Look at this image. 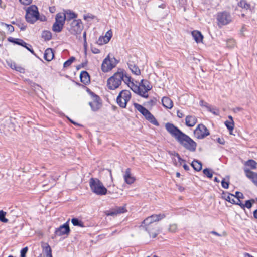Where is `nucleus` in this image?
<instances>
[{"label": "nucleus", "mask_w": 257, "mask_h": 257, "mask_svg": "<svg viewBox=\"0 0 257 257\" xmlns=\"http://www.w3.org/2000/svg\"><path fill=\"white\" fill-rule=\"evenodd\" d=\"M244 171L246 176L257 186V173L252 172L247 168H244Z\"/></svg>", "instance_id": "nucleus-16"}, {"label": "nucleus", "mask_w": 257, "mask_h": 257, "mask_svg": "<svg viewBox=\"0 0 257 257\" xmlns=\"http://www.w3.org/2000/svg\"><path fill=\"white\" fill-rule=\"evenodd\" d=\"M39 20H40L41 21H44L46 20V17L45 16H42L40 17Z\"/></svg>", "instance_id": "nucleus-63"}, {"label": "nucleus", "mask_w": 257, "mask_h": 257, "mask_svg": "<svg viewBox=\"0 0 257 257\" xmlns=\"http://www.w3.org/2000/svg\"><path fill=\"white\" fill-rule=\"evenodd\" d=\"M253 215L255 219H257V209L255 210L253 212Z\"/></svg>", "instance_id": "nucleus-64"}, {"label": "nucleus", "mask_w": 257, "mask_h": 257, "mask_svg": "<svg viewBox=\"0 0 257 257\" xmlns=\"http://www.w3.org/2000/svg\"><path fill=\"white\" fill-rule=\"evenodd\" d=\"M123 177L125 182L128 184L133 183L135 180V178L131 175V169L130 168H127L126 169L125 174Z\"/></svg>", "instance_id": "nucleus-19"}, {"label": "nucleus", "mask_w": 257, "mask_h": 257, "mask_svg": "<svg viewBox=\"0 0 257 257\" xmlns=\"http://www.w3.org/2000/svg\"><path fill=\"white\" fill-rule=\"evenodd\" d=\"M165 128L186 149L191 152H194L196 150V143L173 124L169 122L166 123Z\"/></svg>", "instance_id": "nucleus-1"}, {"label": "nucleus", "mask_w": 257, "mask_h": 257, "mask_svg": "<svg viewBox=\"0 0 257 257\" xmlns=\"http://www.w3.org/2000/svg\"><path fill=\"white\" fill-rule=\"evenodd\" d=\"M71 222L74 226H79L81 227H85L84 223L77 218H73L71 219Z\"/></svg>", "instance_id": "nucleus-31"}, {"label": "nucleus", "mask_w": 257, "mask_h": 257, "mask_svg": "<svg viewBox=\"0 0 257 257\" xmlns=\"http://www.w3.org/2000/svg\"><path fill=\"white\" fill-rule=\"evenodd\" d=\"M28 251V247H25L21 250V257H26V254Z\"/></svg>", "instance_id": "nucleus-51"}, {"label": "nucleus", "mask_w": 257, "mask_h": 257, "mask_svg": "<svg viewBox=\"0 0 257 257\" xmlns=\"http://www.w3.org/2000/svg\"><path fill=\"white\" fill-rule=\"evenodd\" d=\"M217 20L218 21V26L221 27L230 23L232 21V17L229 13L224 11L218 13L217 15Z\"/></svg>", "instance_id": "nucleus-11"}, {"label": "nucleus", "mask_w": 257, "mask_h": 257, "mask_svg": "<svg viewBox=\"0 0 257 257\" xmlns=\"http://www.w3.org/2000/svg\"><path fill=\"white\" fill-rule=\"evenodd\" d=\"M238 6L242 8L245 9L246 10L249 9L250 7V5L248 4L246 0H241L238 4Z\"/></svg>", "instance_id": "nucleus-36"}, {"label": "nucleus", "mask_w": 257, "mask_h": 257, "mask_svg": "<svg viewBox=\"0 0 257 257\" xmlns=\"http://www.w3.org/2000/svg\"><path fill=\"white\" fill-rule=\"evenodd\" d=\"M23 47L26 48L32 54H35L34 51L33 50V48H32V46L31 45L26 43V45H25V46H23Z\"/></svg>", "instance_id": "nucleus-50"}, {"label": "nucleus", "mask_w": 257, "mask_h": 257, "mask_svg": "<svg viewBox=\"0 0 257 257\" xmlns=\"http://www.w3.org/2000/svg\"><path fill=\"white\" fill-rule=\"evenodd\" d=\"M44 250L47 257H52V249L48 244L44 248Z\"/></svg>", "instance_id": "nucleus-40"}, {"label": "nucleus", "mask_w": 257, "mask_h": 257, "mask_svg": "<svg viewBox=\"0 0 257 257\" xmlns=\"http://www.w3.org/2000/svg\"><path fill=\"white\" fill-rule=\"evenodd\" d=\"M225 125L230 132L232 131L234 128V124L233 120L226 121L225 122Z\"/></svg>", "instance_id": "nucleus-39"}, {"label": "nucleus", "mask_w": 257, "mask_h": 257, "mask_svg": "<svg viewBox=\"0 0 257 257\" xmlns=\"http://www.w3.org/2000/svg\"><path fill=\"white\" fill-rule=\"evenodd\" d=\"M65 17L63 13H58L55 17V22L52 26V30L55 32H60L65 24Z\"/></svg>", "instance_id": "nucleus-9"}, {"label": "nucleus", "mask_w": 257, "mask_h": 257, "mask_svg": "<svg viewBox=\"0 0 257 257\" xmlns=\"http://www.w3.org/2000/svg\"><path fill=\"white\" fill-rule=\"evenodd\" d=\"M8 39L9 42L14 43L15 44L22 46L23 47L25 46V45H26V43L21 39L9 37Z\"/></svg>", "instance_id": "nucleus-26"}, {"label": "nucleus", "mask_w": 257, "mask_h": 257, "mask_svg": "<svg viewBox=\"0 0 257 257\" xmlns=\"http://www.w3.org/2000/svg\"><path fill=\"white\" fill-rule=\"evenodd\" d=\"M87 62H88L87 60H85L84 62H83L81 64L78 65V66H77V69L79 70V69H81V68H83V67H85L87 64Z\"/></svg>", "instance_id": "nucleus-53"}, {"label": "nucleus", "mask_w": 257, "mask_h": 257, "mask_svg": "<svg viewBox=\"0 0 257 257\" xmlns=\"http://www.w3.org/2000/svg\"><path fill=\"white\" fill-rule=\"evenodd\" d=\"M65 17V20L71 21L72 19L77 18V15L70 10H67L65 13H63Z\"/></svg>", "instance_id": "nucleus-25"}, {"label": "nucleus", "mask_w": 257, "mask_h": 257, "mask_svg": "<svg viewBox=\"0 0 257 257\" xmlns=\"http://www.w3.org/2000/svg\"><path fill=\"white\" fill-rule=\"evenodd\" d=\"M235 204L239 205L241 208H242V206H243V203L241 202L240 199H237Z\"/></svg>", "instance_id": "nucleus-57"}, {"label": "nucleus", "mask_w": 257, "mask_h": 257, "mask_svg": "<svg viewBox=\"0 0 257 257\" xmlns=\"http://www.w3.org/2000/svg\"><path fill=\"white\" fill-rule=\"evenodd\" d=\"M140 86L141 91L140 96L145 98H148L149 95L147 93L152 88L150 82L147 80L142 79L140 82Z\"/></svg>", "instance_id": "nucleus-12"}, {"label": "nucleus", "mask_w": 257, "mask_h": 257, "mask_svg": "<svg viewBox=\"0 0 257 257\" xmlns=\"http://www.w3.org/2000/svg\"><path fill=\"white\" fill-rule=\"evenodd\" d=\"M42 37L45 41H49L52 38V34L49 31H43L42 33Z\"/></svg>", "instance_id": "nucleus-33"}, {"label": "nucleus", "mask_w": 257, "mask_h": 257, "mask_svg": "<svg viewBox=\"0 0 257 257\" xmlns=\"http://www.w3.org/2000/svg\"><path fill=\"white\" fill-rule=\"evenodd\" d=\"M21 4L25 5H28L32 2V0H19Z\"/></svg>", "instance_id": "nucleus-54"}, {"label": "nucleus", "mask_w": 257, "mask_h": 257, "mask_svg": "<svg viewBox=\"0 0 257 257\" xmlns=\"http://www.w3.org/2000/svg\"><path fill=\"white\" fill-rule=\"evenodd\" d=\"M112 36V33L111 30L108 31L104 37H100L98 39L97 43L99 45L107 43L110 40Z\"/></svg>", "instance_id": "nucleus-17"}, {"label": "nucleus", "mask_w": 257, "mask_h": 257, "mask_svg": "<svg viewBox=\"0 0 257 257\" xmlns=\"http://www.w3.org/2000/svg\"><path fill=\"white\" fill-rule=\"evenodd\" d=\"M15 69L21 73L24 72V69L21 67H15Z\"/></svg>", "instance_id": "nucleus-60"}, {"label": "nucleus", "mask_w": 257, "mask_h": 257, "mask_svg": "<svg viewBox=\"0 0 257 257\" xmlns=\"http://www.w3.org/2000/svg\"><path fill=\"white\" fill-rule=\"evenodd\" d=\"M191 166L197 171H199L202 169V164L197 160H193L191 163Z\"/></svg>", "instance_id": "nucleus-29"}, {"label": "nucleus", "mask_w": 257, "mask_h": 257, "mask_svg": "<svg viewBox=\"0 0 257 257\" xmlns=\"http://www.w3.org/2000/svg\"><path fill=\"white\" fill-rule=\"evenodd\" d=\"M131 98V93L130 91L127 90H123L119 93L116 98L117 103L120 107L124 108Z\"/></svg>", "instance_id": "nucleus-7"}, {"label": "nucleus", "mask_w": 257, "mask_h": 257, "mask_svg": "<svg viewBox=\"0 0 257 257\" xmlns=\"http://www.w3.org/2000/svg\"><path fill=\"white\" fill-rule=\"evenodd\" d=\"M128 87L131 89V90L135 93L138 94L140 96L141 91V87L140 86V84L139 85L135 84L133 82H131L130 85H128Z\"/></svg>", "instance_id": "nucleus-28"}, {"label": "nucleus", "mask_w": 257, "mask_h": 257, "mask_svg": "<svg viewBox=\"0 0 257 257\" xmlns=\"http://www.w3.org/2000/svg\"><path fill=\"white\" fill-rule=\"evenodd\" d=\"M69 220L65 223L61 225L59 227L56 228L55 234L56 236H62L65 234H68L70 231L68 224Z\"/></svg>", "instance_id": "nucleus-14"}, {"label": "nucleus", "mask_w": 257, "mask_h": 257, "mask_svg": "<svg viewBox=\"0 0 257 257\" xmlns=\"http://www.w3.org/2000/svg\"><path fill=\"white\" fill-rule=\"evenodd\" d=\"M245 165L249 167L251 169H255L256 168L257 163L254 160L250 159L245 162Z\"/></svg>", "instance_id": "nucleus-32"}, {"label": "nucleus", "mask_w": 257, "mask_h": 257, "mask_svg": "<svg viewBox=\"0 0 257 257\" xmlns=\"http://www.w3.org/2000/svg\"><path fill=\"white\" fill-rule=\"evenodd\" d=\"M118 63V61L115 57H110L108 55L102 62L101 70L104 72H109L114 68Z\"/></svg>", "instance_id": "nucleus-6"}, {"label": "nucleus", "mask_w": 257, "mask_h": 257, "mask_svg": "<svg viewBox=\"0 0 257 257\" xmlns=\"http://www.w3.org/2000/svg\"><path fill=\"white\" fill-rule=\"evenodd\" d=\"M177 115L180 118H183L184 116L183 112L179 110L177 111Z\"/></svg>", "instance_id": "nucleus-55"}, {"label": "nucleus", "mask_w": 257, "mask_h": 257, "mask_svg": "<svg viewBox=\"0 0 257 257\" xmlns=\"http://www.w3.org/2000/svg\"><path fill=\"white\" fill-rule=\"evenodd\" d=\"M153 222L158 221L165 217L164 214H159L158 215L154 214L150 216Z\"/></svg>", "instance_id": "nucleus-34"}, {"label": "nucleus", "mask_w": 257, "mask_h": 257, "mask_svg": "<svg viewBox=\"0 0 257 257\" xmlns=\"http://www.w3.org/2000/svg\"><path fill=\"white\" fill-rule=\"evenodd\" d=\"M83 29V25L80 19L73 20L68 27V30L70 33L74 35L80 34Z\"/></svg>", "instance_id": "nucleus-8"}, {"label": "nucleus", "mask_w": 257, "mask_h": 257, "mask_svg": "<svg viewBox=\"0 0 257 257\" xmlns=\"http://www.w3.org/2000/svg\"><path fill=\"white\" fill-rule=\"evenodd\" d=\"M127 65L133 73L136 75H139L141 74L140 70L138 67L134 64L133 62L129 61L127 63Z\"/></svg>", "instance_id": "nucleus-21"}, {"label": "nucleus", "mask_w": 257, "mask_h": 257, "mask_svg": "<svg viewBox=\"0 0 257 257\" xmlns=\"http://www.w3.org/2000/svg\"><path fill=\"white\" fill-rule=\"evenodd\" d=\"M87 91L92 99V101L89 102V104L93 111H96L101 107V99L97 95L92 92L90 89H87Z\"/></svg>", "instance_id": "nucleus-10"}, {"label": "nucleus", "mask_w": 257, "mask_h": 257, "mask_svg": "<svg viewBox=\"0 0 257 257\" xmlns=\"http://www.w3.org/2000/svg\"><path fill=\"white\" fill-rule=\"evenodd\" d=\"M195 136L198 139H202L208 136L210 133L207 127L202 124H198L194 131Z\"/></svg>", "instance_id": "nucleus-13"}, {"label": "nucleus", "mask_w": 257, "mask_h": 257, "mask_svg": "<svg viewBox=\"0 0 257 257\" xmlns=\"http://www.w3.org/2000/svg\"><path fill=\"white\" fill-rule=\"evenodd\" d=\"M233 197L236 199H243L244 198L243 193L238 191L235 192V195H234Z\"/></svg>", "instance_id": "nucleus-47"}, {"label": "nucleus", "mask_w": 257, "mask_h": 257, "mask_svg": "<svg viewBox=\"0 0 257 257\" xmlns=\"http://www.w3.org/2000/svg\"><path fill=\"white\" fill-rule=\"evenodd\" d=\"M203 172L204 174L206 175L208 178H211L212 177V172L210 169L208 168H205L203 170Z\"/></svg>", "instance_id": "nucleus-42"}, {"label": "nucleus", "mask_w": 257, "mask_h": 257, "mask_svg": "<svg viewBox=\"0 0 257 257\" xmlns=\"http://www.w3.org/2000/svg\"><path fill=\"white\" fill-rule=\"evenodd\" d=\"M217 141L220 144H222V145H224V141L222 139H220V138H218L217 139Z\"/></svg>", "instance_id": "nucleus-62"}, {"label": "nucleus", "mask_w": 257, "mask_h": 257, "mask_svg": "<svg viewBox=\"0 0 257 257\" xmlns=\"http://www.w3.org/2000/svg\"><path fill=\"white\" fill-rule=\"evenodd\" d=\"M91 51L94 54H98L100 52V50L95 47H92Z\"/></svg>", "instance_id": "nucleus-56"}, {"label": "nucleus", "mask_w": 257, "mask_h": 257, "mask_svg": "<svg viewBox=\"0 0 257 257\" xmlns=\"http://www.w3.org/2000/svg\"><path fill=\"white\" fill-rule=\"evenodd\" d=\"M254 203H255V200L253 199L246 200L245 201V204H243V206H242V209L243 210H245V207H246L248 209H250L252 207L253 204Z\"/></svg>", "instance_id": "nucleus-35"}, {"label": "nucleus", "mask_w": 257, "mask_h": 257, "mask_svg": "<svg viewBox=\"0 0 257 257\" xmlns=\"http://www.w3.org/2000/svg\"><path fill=\"white\" fill-rule=\"evenodd\" d=\"M197 122V119L194 115H187L185 118V124L188 127L194 126Z\"/></svg>", "instance_id": "nucleus-18"}, {"label": "nucleus", "mask_w": 257, "mask_h": 257, "mask_svg": "<svg viewBox=\"0 0 257 257\" xmlns=\"http://www.w3.org/2000/svg\"><path fill=\"white\" fill-rule=\"evenodd\" d=\"M81 82L85 85L88 84L90 82V76L86 71L81 72L80 75Z\"/></svg>", "instance_id": "nucleus-20"}, {"label": "nucleus", "mask_w": 257, "mask_h": 257, "mask_svg": "<svg viewBox=\"0 0 257 257\" xmlns=\"http://www.w3.org/2000/svg\"><path fill=\"white\" fill-rule=\"evenodd\" d=\"M171 155L174 157H176L177 158H178V162L179 163H180V165L182 164V162H185V161L184 160H183V159H182L180 155H179V154L177 152H173V153H171Z\"/></svg>", "instance_id": "nucleus-44"}, {"label": "nucleus", "mask_w": 257, "mask_h": 257, "mask_svg": "<svg viewBox=\"0 0 257 257\" xmlns=\"http://www.w3.org/2000/svg\"><path fill=\"white\" fill-rule=\"evenodd\" d=\"M54 56L52 49L47 48L44 54V58L47 61H51Z\"/></svg>", "instance_id": "nucleus-22"}, {"label": "nucleus", "mask_w": 257, "mask_h": 257, "mask_svg": "<svg viewBox=\"0 0 257 257\" xmlns=\"http://www.w3.org/2000/svg\"><path fill=\"white\" fill-rule=\"evenodd\" d=\"M163 106L168 109H171L173 106L172 101L168 97H163L162 99Z\"/></svg>", "instance_id": "nucleus-23"}, {"label": "nucleus", "mask_w": 257, "mask_h": 257, "mask_svg": "<svg viewBox=\"0 0 257 257\" xmlns=\"http://www.w3.org/2000/svg\"><path fill=\"white\" fill-rule=\"evenodd\" d=\"M235 44V42L234 39H230L227 41L226 45L229 48L233 47Z\"/></svg>", "instance_id": "nucleus-45"}, {"label": "nucleus", "mask_w": 257, "mask_h": 257, "mask_svg": "<svg viewBox=\"0 0 257 257\" xmlns=\"http://www.w3.org/2000/svg\"><path fill=\"white\" fill-rule=\"evenodd\" d=\"M206 107L207 108V110L213 114L218 115H219V110L217 109L216 108H212L211 106L209 105L208 103H206Z\"/></svg>", "instance_id": "nucleus-37"}, {"label": "nucleus", "mask_w": 257, "mask_h": 257, "mask_svg": "<svg viewBox=\"0 0 257 257\" xmlns=\"http://www.w3.org/2000/svg\"><path fill=\"white\" fill-rule=\"evenodd\" d=\"M123 74L119 71L114 74L110 77L107 81L108 88L111 90H114L117 88L121 84L122 79H123Z\"/></svg>", "instance_id": "nucleus-4"}, {"label": "nucleus", "mask_w": 257, "mask_h": 257, "mask_svg": "<svg viewBox=\"0 0 257 257\" xmlns=\"http://www.w3.org/2000/svg\"><path fill=\"white\" fill-rule=\"evenodd\" d=\"M25 18L27 22L34 24L39 18L38 8L35 5L29 7L26 10Z\"/></svg>", "instance_id": "nucleus-5"}, {"label": "nucleus", "mask_w": 257, "mask_h": 257, "mask_svg": "<svg viewBox=\"0 0 257 257\" xmlns=\"http://www.w3.org/2000/svg\"><path fill=\"white\" fill-rule=\"evenodd\" d=\"M83 38L84 39V46L86 47L87 45V42H86V32H84L83 34Z\"/></svg>", "instance_id": "nucleus-58"}, {"label": "nucleus", "mask_w": 257, "mask_h": 257, "mask_svg": "<svg viewBox=\"0 0 257 257\" xmlns=\"http://www.w3.org/2000/svg\"><path fill=\"white\" fill-rule=\"evenodd\" d=\"M89 185L91 191L97 195L102 196L107 193V189L97 178H91L89 181Z\"/></svg>", "instance_id": "nucleus-2"}, {"label": "nucleus", "mask_w": 257, "mask_h": 257, "mask_svg": "<svg viewBox=\"0 0 257 257\" xmlns=\"http://www.w3.org/2000/svg\"><path fill=\"white\" fill-rule=\"evenodd\" d=\"M183 167L184 168V169L186 170V171H188L189 170V166L188 165H187V164H184L183 165Z\"/></svg>", "instance_id": "nucleus-61"}, {"label": "nucleus", "mask_w": 257, "mask_h": 257, "mask_svg": "<svg viewBox=\"0 0 257 257\" xmlns=\"http://www.w3.org/2000/svg\"><path fill=\"white\" fill-rule=\"evenodd\" d=\"M126 209L124 206L116 207L110 210H107L105 212V214L107 216H115L121 213L126 212Z\"/></svg>", "instance_id": "nucleus-15"}, {"label": "nucleus", "mask_w": 257, "mask_h": 257, "mask_svg": "<svg viewBox=\"0 0 257 257\" xmlns=\"http://www.w3.org/2000/svg\"><path fill=\"white\" fill-rule=\"evenodd\" d=\"M6 213L3 210L0 211V221L2 222L7 223L8 222V219L5 218Z\"/></svg>", "instance_id": "nucleus-43"}, {"label": "nucleus", "mask_w": 257, "mask_h": 257, "mask_svg": "<svg viewBox=\"0 0 257 257\" xmlns=\"http://www.w3.org/2000/svg\"><path fill=\"white\" fill-rule=\"evenodd\" d=\"M153 222H154L152 220V218H151V217L149 216L143 221L141 225V226H144L145 228H146V227L150 226V228H153L154 225L152 224Z\"/></svg>", "instance_id": "nucleus-27"}, {"label": "nucleus", "mask_w": 257, "mask_h": 257, "mask_svg": "<svg viewBox=\"0 0 257 257\" xmlns=\"http://www.w3.org/2000/svg\"><path fill=\"white\" fill-rule=\"evenodd\" d=\"M222 187L225 189H227L229 187V182H226L225 179H223L221 181Z\"/></svg>", "instance_id": "nucleus-49"}, {"label": "nucleus", "mask_w": 257, "mask_h": 257, "mask_svg": "<svg viewBox=\"0 0 257 257\" xmlns=\"http://www.w3.org/2000/svg\"><path fill=\"white\" fill-rule=\"evenodd\" d=\"M152 228H150V226L146 227V228H145V230L148 232L150 236L152 238H155L157 236V235L158 234V232L152 231Z\"/></svg>", "instance_id": "nucleus-38"}, {"label": "nucleus", "mask_w": 257, "mask_h": 257, "mask_svg": "<svg viewBox=\"0 0 257 257\" xmlns=\"http://www.w3.org/2000/svg\"><path fill=\"white\" fill-rule=\"evenodd\" d=\"M224 195V198L225 200L229 202L231 200L230 196H234L233 194L229 193H227L226 194H225Z\"/></svg>", "instance_id": "nucleus-52"}, {"label": "nucleus", "mask_w": 257, "mask_h": 257, "mask_svg": "<svg viewBox=\"0 0 257 257\" xmlns=\"http://www.w3.org/2000/svg\"><path fill=\"white\" fill-rule=\"evenodd\" d=\"M120 73H122L123 74V79H122V81H123V82L127 84L128 86V85H130V83L132 82L131 81V77L127 75L125 72H124L123 71L119 72Z\"/></svg>", "instance_id": "nucleus-30"}, {"label": "nucleus", "mask_w": 257, "mask_h": 257, "mask_svg": "<svg viewBox=\"0 0 257 257\" xmlns=\"http://www.w3.org/2000/svg\"><path fill=\"white\" fill-rule=\"evenodd\" d=\"M75 58L74 57H71L68 60L64 63L63 67L65 68L69 67L75 61Z\"/></svg>", "instance_id": "nucleus-41"}, {"label": "nucleus", "mask_w": 257, "mask_h": 257, "mask_svg": "<svg viewBox=\"0 0 257 257\" xmlns=\"http://www.w3.org/2000/svg\"><path fill=\"white\" fill-rule=\"evenodd\" d=\"M177 230V226L176 224H171L169 227V231L171 232H175Z\"/></svg>", "instance_id": "nucleus-46"}, {"label": "nucleus", "mask_w": 257, "mask_h": 257, "mask_svg": "<svg viewBox=\"0 0 257 257\" xmlns=\"http://www.w3.org/2000/svg\"><path fill=\"white\" fill-rule=\"evenodd\" d=\"M133 105L135 108L140 112L150 123L156 126L159 125L154 116L146 108L137 103H134Z\"/></svg>", "instance_id": "nucleus-3"}, {"label": "nucleus", "mask_w": 257, "mask_h": 257, "mask_svg": "<svg viewBox=\"0 0 257 257\" xmlns=\"http://www.w3.org/2000/svg\"><path fill=\"white\" fill-rule=\"evenodd\" d=\"M18 27L20 28L21 30L24 31L26 29V26L23 24H18Z\"/></svg>", "instance_id": "nucleus-59"}, {"label": "nucleus", "mask_w": 257, "mask_h": 257, "mask_svg": "<svg viewBox=\"0 0 257 257\" xmlns=\"http://www.w3.org/2000/svg\"><path fill=\"white\" fill-rule=\"evenodd\" d=\"M3 24L6 26L8 31H9L10 33H12L14 32V28L12 25L7 24L6 23H3Z\"/></svg>", "instance_id": "nucleus-48"}, {"label": "nucleus", "mask_w": 257, "mask_h": 257, "mask_svg": "<svg viewBox=\"0 0 257 257\" xmlns=\"http://www.w3.org/2000/svg\"><path fill=\"white\" fill-rule=\"evenodd\" d=\"M192 36L197 43L201 42L203 38V35L201 32L198 31H192Z\"/></svg>", "instance_id": "nucleus-24"}]
</instances>
